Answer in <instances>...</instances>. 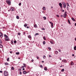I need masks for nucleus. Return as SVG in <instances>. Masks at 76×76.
Here are the masks:
<instances>
[{"label": "nucleus", "mask_w": 76, "mask_h": 76, "mask_svg": "<svg viewBox=\"0 0 76 76\" xmlns=\"http://www.w3.org/2000/svg\"><path fill=\"white\" fill-rule=\"evenodd\" d=\"M37 35H39V34H38V33H36V34H35V37L37 36Z\"/></svg>", "instance_id": "b1692460"}, {"label": "nucleus", "mask_w": 76, "mask_h": 76, "mask_svg": "<svg viewBox=\"0 0 76 76\" xmlns=\"http://www.w3.org/2000/svg\"><path fill=\"white\" fill-rule=\"evenodd\" d=\"M23 70H25V68H23Z\"/></svg>", "instance_id": "bf43d9fd"}, {"label": "nucleus", "mask_w": 76, "mask_h": 76, "mask_svg": "<svg viewBox=\"0 0 76 76\" xmlns=\"http://www.w3.org/2000/svg\"><path fill=\"white\" fill-rule=\"evenodd\" d=\"M4 37H6V38H7V37H8V36H7V35H6V34H4Z\"/></svg>", "instance_id": "dca6fc26"}, {"label": "nucleus", "mask_w": 76, "mask_h": 76, "mask_svg": "<svg viewBox=\"0 0 76 76\" xmlns=\"http://www.w3.org/2000/svg\"><path fill=\"white\" fill-rule=\"evenodd\" d=\"M44 70H45V71H47V67H45L44 68Z\"/></svg>", "instance_id": "9b49d317"}, {"label": "nucleus", "mask_w": 76, "mask_h": 76, "mask_svg": "<svg viewBox=\"0 0 76 76\" xmlns=\"http://www.w3.org/2000/svg\"><path fill=\"white\" fill-rule=\"evenodd\" d=\"M40 67H42V68H43V66H42V65H40Z\"/></svg>", "instance_id": "473e14b6"}, {"label": "nucleus", "mask_w": 76, "mask_h": 76, "mask_svg": "<svg viewBox=\"0 0 76 76\" xmlns=\"http://www.w3.org/2000/svg\"><path fill=\"white\" fill-rule=\"evenodd\" d=\"M56 16L58 18L59 17V15H56Z\"/></svg>", "instance_id": "de8ad7c7"}, {"label": "nucleus", "mask_w": 76, "mask_h": 76, "mask_svg": "<svg viewBox=\"0 0 76 76\" xmlns=\"http://www.w3.org/2000/svg\"><path fill=\"white\" fill-rule=\"evenodd\" d=\"M58 51H55V54H58Z\"/></svg>", "instance_id": "a211bd4d"}, {"label": "nucleus", "mask_w": 76, "mask_h": 76, "mask_svg": "<svg viewBox=\"0 0 76 76\" xmlns=\"http://www.w3.org/2000/svg\"><path fill=\"white\" fill-rule=\"evenodd\" d=\"M20 75H22V72H20Z\"/></svg>", "instance_id": "09e8293b"}, {"label": "nucleus", "mask_w": 76, "mask_h": 76, "mask_svg": "<svg viewBox=\"0 0 76 76\" xmlns=\"http://www.w3.org/2000/svg\"><path fill=\"white\" fill-rule=\"evenodd\" d=\"M4 35V34H3L1 33H0V37H1V38H3V36Z\"/></svg>", "instance_id": "423d86ee"}, {"label": "nucleus", "mask_w": 76, "mask_h": 76, "mask_svg": "<svg viewBox=\"0 0 76 76\" xmlns=\"http://www.w3.org/2000/svg\"><path fill=\"white\" fill-rule=\"evenodd\" d=\"M71 63H70V64L71 66H73V65H74V63H73V62L72 61H71Z\"/></svg>", "instance_id": "1a4fd4ad"}, {"label": "nucleus", "mask_w": 76, "mask_h": 76, "mask_svg": "<svg viewBox=\"0 0 76 76\" xmlns=\"http://www.w3.org/2000/svg\"><path fill=\"white\" fill-rule=\"evenodd\" d=\"M16 18L17 19H19V17L18 16H16Z\"/></svg>", "instance_id": "aec40b11"}, {"label": "nucleus", "mask_w": 76, "mask_h": 76, "mask_svg": "<svg viewBox=\"0 0 76 76\" xmlns=\"http://www.w3.org/2000/svg\"><path fill=\"white\" fill-rule=\"evenodd\" d=\"M34 28H38V27L37 26V24L34 25Z\"/></svg>", "instance_id": "ddd939ff"}, {"label": "nucleus", "mask_w": 76, "mask_h": 76, "mask_svg": "<svg viewBox=\"0 0 76 76\" xmlns=\"http://www.w3.org/2000/svg\"><path fill=\"white\" fill-rule=\"evenodd\" d=\"M36 57L37 59H38L39 58V57H38V56H37Z\"/></svg>", "instance_id": "603ef678"}, {"label": "nucleus", "mask_w": 76, "mask_h": 76, "mask_svg": "<svg viewBox=\"0 0 76 76\" xmlns=\"http://www.w3.org/2000/svg\"><path fill=\"white\" fill-rule=\"evenodd\" d=\"M45 56H43V58H45Z\"/></svg>", "instance_id": "ea45409f"}, {"label": "nucleus", "mask_w": 76, "mask_h": 76, "mask_svg": "<svg viewBox=\"0 0 76 76\" xmlns=\"http://www.w3.org/2000/svg\"><path fill=\"white\" fill-rule=\"evenodd\" d=\"M27 26H28V24L26 23H25L24 25V27H26Z\"/></svg>", "instance_id": "f8f14e48"}, {"label": "nucleus", "mask_w": 76, "mask_h": 76, "mask_svg": "<svg viewBox=\"0 0 76 76\" xmlns=\"http://www.w3.org/2000/svg\"><path fill=\"white\" fill-rule=\"evenodd\" d=\"M24 67H25L23 66H22L21 67V69H23V68H24Z\"/></svg>", "instance_id": "e433bc0d"}, {"label": "nucleus", "mask_w": 76, "mask_h": 76, "mask_svg": "<svg viewBox=\"0 0 76 76\" xmlns=\"http://www.w3.org/2000/svg\"><path fill=\"white\" fill-rule=\"evenodd\" d=\"M42 13H44V11H42Z\"/></svg>", "instance_id": "e2e57ef3"}, {"label": "nucleus", "mask_w": 76, "mask_h": 76, "mask_svg": "<svg viewBox=\"0 0 76 76\" xmlns=\"http://www.w3.org/2000/svg\"><path fill=\"white\" fill-rule=\"evenodd\" d=\"M62 12H64V10H62Z\"/></svg>", "instance_id": "680f3d73"}, {"label": "nucleus", "mask_w": 76, "mask_h": 76, "mask_svg": "<svg viewBox=\"0 0 76 76\" xmlns=\"http://www.w3.org/2000/svg\"><path fill=\"white\" fill-rule=\"evenodd\" d=\"M42 30H45V28H42Z\"/></svg>", "instance_id": "0e129e2a"}, {"label": "nucleus", "mask_w": 76, "mask_h": 76, "mask_svg": "<svg viewBox=\"0 0 76 76\" xmlns=\"http://www.w3.org/2000/svg\"><path fill=\"white\" fill-rule=\"evenodd\" d=\"M67 10H69V7H67Z\"/></svg>", "instance_id": "864d4df0"}, {"label": "nucleus", "mask_w": 76, "mask_h": 76, "mask_svg": "<svg viewBox=\"0 0 76 76\" xmlns=\"http://www.w3.org/2000/svg\"><path fill=\"white\" fill-rule=\"evenodd\" d=\"M21 5V3H20L19 4V6H20Z\"/></svg>", "instance_id": "c03bdc74"}, {"label": "nucleus", "mask_w": 76, "mask_h": 76, "mask_svg": "<svg viewBox=\"0 0 76 76\" xmlns=\"http://www.w3.org/2000/svg\"><path fill=\"white\" fill-rule=\"evenodd\" d=\"M62 62H63V63H67L66 60H62Z\"/></svg>", "instance_id": "9d476101"}, {"label": "nucleus", "mask_w": 76, "mask_h": 76, "mask_svg": "<svg viewBox=\"0 0 76 76\" xmlns=\"http://www.w3.org/2000/svg\"><path fill=\"white\" fill-rule=\"evenodd\" d=\"M31 61H32V62H33V61H34V59H32V60H31Z\"/></svg>", "instance_id": "4d7b16f0"}, {"label": "nucleus", "mask_w": 76, "mask_h": 76, "mask_svg": "<svg viewBox=\"0 0 76 76\" xmlns=\"http://www.w3.org/2000/svg\"><path fill=\"white\" fill-rule=\"evenodd\" d=\"M72 56H75V55L74 54L72 55Z\"/></svg>", "instance_id": "69168bd1"}, {"label": "nucleus", "mask_w": 76, "mask_h": 76, "mask_svg": "<svg viewBox=\"0 0 76 76\" xmlns=\"http://www.w3.org/2000/svg\"><path fill=\"white\" fill-rule=\"evenodd\" d=\"M61 71L63 72H64V69H62Z\"/></svg>", "instance_id": "7c9ffc66"}, {"label": "nucleus", "mask_w": 76, "mask_h": 76, "mask_svg": "<svg viewBox=\"0 0 76 76\" xmlns=\"http://www.w3.org/2000/svg\"><path fill=\"white\" fill-rule=\"evenodd\" d=\"M12 70H13L14 69V67H12L11 68Z\"/></svg>", "instance_id": "58836bf2"}, {"label": "nucleus", "mask_w": 76, "mask_h": 76, "mask_svg": "<svg viewBox=\"0 0 76 76\" xmlns=\"http://www.w3.org/2000/svg\"><path fill=\"white\" fill-rule=\"evenodd\" d=\"M63 4L64 5L63 6L64 8H66V4L64 2H63Z\"/></svg>", "instance_id": "7ed1b4c3"}, {"label": "nucleus", "mask_w": 76, "mask_h": 76, "mask_svg": "<svg viewBox=\"0 0 76 76\" xmlns=\"http://www.w3.org/2000/svg\"><path fill=\"white\" fill-rule=\"evenodd\" d=\"M49 23H50V24H52V23L51 22H50V21L49 22Z\"/></svg>", "instance_id": "13d9d810"}, {"label": "nucleus", "mask_w": 76, "mask_h": 76, "mask_svg": "<svg viewBox=\"0 0 76 76\" xmlns=\"http://www.w3.org/2000/svg\"><path fill=\"white\" fill-rule=\"evenodd\" d=\"M43 39L44 40H45V37H44Z\"/></svg>", "instance_id": "79ce46f5"}, {"label": "nucleus", "mask_w": 76, "mask_h": 76, "mask_svg": "<svg viewBox=\"0 0 76 76\" xmlns=\"http://www.w3.org/2000/svg\"><path fill=\"white\" fill-rule=\"evenodd\" d=\"M5 40L6 41H8L9 40V38L8 37L5 38Z\"/></svg>", "instance_id": "39448f33"}, {"label": "nucleus", "mask_w": 76, "mask_h": 76, "mask_svg": "<svg viewBox=\"0 0 76 76\" xmlns=\"http://www.w3.org/2000/svg\"><path fill=\"white\" fill-rule=\"evenodd\" d=\"M43 19H44V20H45V19H46V17L44 16L43 17Z\"/></svg>", "instance_id": "bb28decb"}, {"label": "nucleus", "mask_w": 76, "mask_h": 76, "mask_svg": "<svg viewBox=\"0 0 76 76\" xmlns=\"http://www.w3.org/2000/svg\"><path fill=\"white\" fill-rule=\"evenodd\" d=\"M68 23H69V24H70V20H68Z\"/></svg>", "instance_id": "72a5a7b5"}, {"label": "nucleus", "mask_w": 76, "mask_h": 76, "mask_svg": "<svg viewBox=\"0 0 76 76\" xmlns=\"http://www.w3.org/2000/svg\"><path fill=\"white\" fill-rule=\"evenodd\" d=\"M74 49L75 50H76V46L74 47Z\"/></svg>", "instance_id": "4be33fe9"}, {"label": "nucleus", "mask_w": 76, "mask_h": 76, "mask_svg": "<svg viewBox=\"0 0 76 76\" xmlns=\"http://www.w3.org/2000/svg\"><path fill=\"white\" fill-rule=\"evenodd\" d=\"M67 16V14H66V12H65L63 16L64 18H65Z\"/></svg>", "instance_id": "0eeeda50"}, {"label": "nucleus", "mask_w": 76, "mask_h": 76, "mask_svg": "<svg viewBox=\"0 0 76 76\" xmlns=\"http://www.w3.org/2000/svg\"><path fill=\"white\" fill-rule=\"evenodd\" d=\"M4 75L5 76H9V73L7 71H5L4 72Z\"/></svg>", "instance_id": "f257e3e1"}, {"label": "nucleus", "mask_w": 76, "mask_h": 76, "mask_svg": "<svg viewBox=\"0 0 76 76\" xmlns=\"http://www.w3.org/2000/svg\"><path fill=\"white\" fill-rule=\"evenodd\" d=\"M3 47V45H0V48H2Z\"/></svg>", "instance_id": "5701e85b"}, {"label": "nucleus", "mask_w": 76, "mask_h": 76, "mask_svg": "<svg viewBox=\"0 0 76 76\" xmlns=\"http://www.w3.org/2000/svg\"><path fill=\"white\" fill-rule=\"evenodd\" d=\"M18 34L19 35H20V32H19L18 33Z\"/></svg>", "instance_id": "c9c22d12"}, {"label": "nucleus", "mask_w": 76, "mask_h": 76, "mask_svg": "<svg viewBox=\"0 0 76 76\" xmlns=\"http://www.w3.org/2000/svg\"><path fill=\"white\" fill-rule=\"evenodd\" d=\"M75 26H76V23H75Z\"/></svg>", "instance_id": "774afa93"}, {"label": "nucleus", "mask_w": 76, "mask_h": 76, "mask_svg": "<svg viewBox=\"0 0 76 76\" xmlns=\"http://www.w3.org/2000/svg\"><path fill=\"white\" fill-rule=\"evenodd\" d=\"M28 38H31V36L29 35L28 36Z\"/></svg>", "instance_id": "37998d69"}, {"label": "nucleus", "mask_w": 76, "mask_h": 76, "mask_svg": "<svg viewBox=\"0 0 76 76\" xmlns=\"http://www.w3.org/2000/svg\"><path fill=\"white\" fill-rule=\"evenodd\" d=\"M44 61H42V63H44Z\"/></svg>", "instance_id": "338daca9"}, {"label": "nucleus", "mask_w": 76, "mask_h": 76, "mask_svg": "<svg viewBox=\"0 0 76 76\" xmlns=\"http://www.w3.org/2000/svg\"><path fill=\"white\" fill-rule=\"evenodd\" d=\"M58 51H59V52H61V50L59 49V50H58Z\"/></svg>", "instance_id": "a18cd8bd"}, {"label": "nucleus", "mask_w": 76, "mask_h": 76, "mask_svg": "<svg viewBox=\"0 0 76 76\" xmlns=\"http://www.w3.org/2000/svg\"><path fill=\"white\" fill-rule=\"evenodd\" d=\"M51 28H53V27H52V26H53V23H52L51 24Z\"/></svg>", "instance_id": "2f4dec72"}, {"label": "nucleus", "mask_w": 76, "mask_h": 76, "mask_svg": "<svg viewBox=\"0 0 76 76\" xmlns=\"http://www.w3.org/2000/svg\"><path fill=\"white\" fill-rule=\"evenodd\" d=\"M6 2L9 6L11 4V1H10V0H7Z\"/></svg>", "instance_id": "f03ea898"}, {"label": "nucleus", "mask_w": 76, "mask_h": 76, "mask_svg": "<svg viewBox=\"0 0 76 76\" xmlns=\"http://www.w3.org/2000/svg\"><path fill=\"white\" fill-rule=\"evenodd\" d=\"M11 44H13V41H11Z\"/></svg>", "instance_id": "a19ab883"}, {"label": "nucleus", "mask_w": 76, "mask_h": 76, "mask_svg": "<svg viewBox=\"0 0 76 76\" xmlns=\"http://www.w3.org/2000/svg\"><path fill=\"white\" fill-rule=\"evenodd\" d=\"M4 64H5V65H9V63H4Z\"/></svg>", "instance_id": "f3484780"}, {"label": "nucleus", "mask_w": 76, "mask_h": 76, "mask_svg": "<svg viewBox=\"0 0 76 76\" xmlns=\"http://www.w3.org/2000/svg\"><path fill=\"white\" fill-rule=\"evenodd\" d=\"M72 20H73V21H75V18H72Z\"/></svg>", "instance_id": "6ab92c4d"}, {"label": "nucleus", "mask_w": 76, "mask_h": 76, "mask_svg": "<svg viewBox=\"0 0 76 76\" xmlns=\"http://www.w3.org/2000/svg\"><path fill=\"white\" fill-rule=\"evenodd\" d=\"M21 69H19V71H21Z\"/></svg>", "instance_id": "8fccbe9b"}, {"label": "nucleus", "mask_w": 76, "mask_h": 76, "mask_svg": "<svg viewBox=\"0 0 76 76\" xmlns=\"http://www.w3.org/2000/svg\"><path fill=\"white\" fill-rule=\"evenodd\" d=\"M48 49L49 50H51V48L49 47L48 48Z\"/></svg>", "instance_id": "49530a36"}, {"label": "nucleus", "mask_w": 76, "mask_h": 76, "mask_svg": "<svg viewBox=\"0 0 76 76\" xmlns=\"http://www.w3.org/2000/svg\"><path fill=\"white\" fill-rule=\"evenodd\" d=\"M49 57H51V55H49Z\"/></svg>", "instance_id": "3c124183"}, {"label": "nucleus", "mask_w": 76, "mask_h": 76, "mask_svg": "<svg viewBox=\"0 0 76 76\" xmlns=\"http://www.w3.org/2000/svg\"><path fill=\"white\" fill-rule=\"evenodd\" d=\"M66 5L67 6H70L69 4V3L68 2L66 3Z\"/></svg>", "instance_id": "cd10ccee"}, {"label": "nucleus", "mask_w": 76, "mask_h": 76, "mask_svg": "<svg viewBox=\"0 0 76 76\" xmlns=\"http://www.w3.org/2000/svg\"><path fill=\"white\" fill-rule=\"evenodd\" d=\"M23 73L24 74H26V72L23 71Z\"/></svg>", "instance_id": "4468645a"}, {"label": "nucleus", "mask_w": 76, "mask_h": 76, "mask_svg": "<svg viewBox=\"0 0 76 76\" xmlns=\"http://www.w3.org/2000/svg\"><path fill=\"white\" fill-rule=\"evenodd\" d=\"M43 10H45L46 9H45V7H43Z\"/></svg>", "instance_id": "2eb2a0df"}, {"label": "nucleus", "mask_w": 76, "mask_h": 76, "mask_svg": "<svg viewBox=\"0 0 76 76\" xmlns=\"http://www.w3.org/2000/svg\"><path fill=\"white\" fill-rule=\"evenodd\" d=\"M10 10L11 11H13L15 10V8L13 7H11Z\"/></svg>", "instance_id": "20e7f679"}, {"label": "nucleus", "mask_w": 76, "mask_h": 76, "mask_svg": "<svg viewBox=\"0 0 76 76\" xmlns=\"http://www.w3.org/2000/svg\"><path fill=\"white\" fill-rule=\"evenodd\" d=\"M0 43L2 44V41H1V39H0Z\"/></svg>", "instance_id": "f704fd0d"}, {"label": "nucleus", "mask_w": 76, "mask_h": 76, "mask_svg": "<svg viewBox=\"0 0 76 76\" xmlns=\"http://www.w3.org/2000/svg\"><path fill=\"white\" fill-rule=\"evenodd\" d=\"M14 43H16V40L14 41Z\"/></svg>", "instance_id": "4c0bfd02"}, {"label": "nucleus", "mask_w": 76, "mask_h": 76, "mask_svg": "<svg viewBox=\"0 0 76 76\" xmlns=\"http://www.w3.org/2000/svg\"><path fill=\"white\" fill-rule=\"evenodd\" d=\"M59 6L61 7H63L62 6V4L61 3H60L59 4Z\"/></svg>", "instance_id": "6e6552de"}, {"label": "nucleus", "mask_w": 76, "mask_h": 76, "mask_svg": "<svg viewBox=\"0 0 76 76\" xmlns=\"http://www.w3.org/2000/svg\"><path fill=\"white\" fill-rule=\"evenodd\" d=\"M9 58H8L7 59V61H9Z\"/></svg>", "instance_id": "c85d7f7f"}, {"label": "nucleus", "mask_w": 76, "mask_h": 76, "mask_svg": "<svg viewBox=\"0 0 76 76\" xmlns=\"http://www.w3.org/2000/svg\"><path fill=\"white\" fill-rule=\"evenodd\" d=\"M43 44L44 45H45V41H44L43 42Z\"/></svg>", "instance_id": "a878e982"}, {"label": "nucleus", "mask_w": 76, "mask_h": 76, "mask_svg": "<svg viewBox=\"0 0 76 76\" xmlns=\"http://www.w3.org/2000/svg\"><path fill=\"white\" fill-rule=\"evenodd\" d=\"M16 54H17V55H19V52H17L16 53Z\"/></svg>", "instance_id": "393cba45"}, {"label": "nucleus", "mask_w": 76, "mask_h": 76, "mask_svg": "<svg viewBox=\"0 0 76 76\" xmlns=\"http://www.w3.org/2000/svg\"><path fill=\"white\" fill-rule=\"evenodd\" d=\"M50 43L52 44H54V42L53 41H50Z\"/></svg>", "instance_id": "c756f323"}, {"label": "nucleus", "mask_w": 76, "mask_h": 76, "mask_svg": "<svg viewBox=\"0 0 76 76\" xmlns=\"http://www.w3.org/2000/svg\"><path fill=\"white\" fill-rule=\"evenodd\" d=\"M23 66L25 67H26V65L25 64V63H23Z\"/></svg>", "instance_id": "412c9836"}, {"label": "nucleus", "mask_w": 76, "mask_h": 76, "mask_svg": "<svg viewBox=\"0 0 76 76\" xmlns=\"http://www.w3.org/2000/svg\"><path fill=\"white\" fill-rule=\"evenodd\" d=\"M0 73H3V71H0Z\"/></svg>", "instance_id": "5fc2aeb1"}, {"label": "nucleus", "mask_w": 76, "mask_h": 76, "mask_svg": "<svg viewBox=\"0 0 76 76\" xmlns=\"http://www.w3.org/2000/svg\"><path fill=\"white\" fill-rule=\"evenodd\" d=\"M26 28H27L28 29V28H29V26H27V27H26Z\"/></svg>", "instance_id": "052dcab7"}, {"label": "nucleus", "mask_w": 76, "mask_h": 76, "mask_svg": "<svg viewBox=\"0 0 76 76\" xmlns=\"http://www.w3.org/2000/svg\"><path fill=\"white\" fill-rule=\"evenodd\" d=\"M10 53H11V54H12V51H10Z\"/></svg>", "instance_id": "6e6d98bb"}]
</instances>
